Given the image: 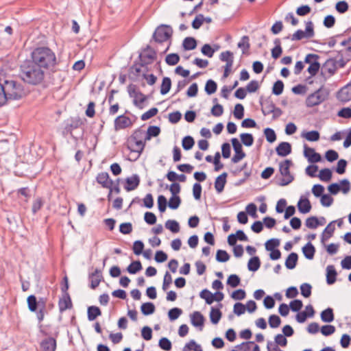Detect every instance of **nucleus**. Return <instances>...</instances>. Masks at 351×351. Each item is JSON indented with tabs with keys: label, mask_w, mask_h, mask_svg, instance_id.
<instances>
[{
	"label": "nucleus",
	"mask_w": 351,
	"mask_h": 351,
	"mask_svg": "<svg viewBox=\"0 0 351 351\" xmlns=\"http://www.w3.org/2000/svg\"><path fill=\"white\" fill-rule=\"evenodd\" d=\"M230 259V255L223 250H219L216 254V260L220 263L227 262Z\"/></svg>",
	"instance_id": "nucleus-45"
},
{
	"label": "nucleus",
	"mask_w": 351,
	"mask_h": 351,
	"mask_svg": "<svg viewBox=\"0 0 351 351\" xmlns=\"http://www.w3.org/2000/svg\"><path fill=\"white\" fill-rule=\"evenodd\" d=\"M128 93L130 96L134 98V104L139 108H143V103L147 100V97L132 84L128 86Z\"/></svg>",
	"instance_id": "nucleus-9"
},
{
	"label": "nucleus",
	"mask_w": 351,
	"mask_h": 351,
	"mask_svg": "<svg viewBox=\"0 0 351 351\" xmlns=\"http://www.w3.org/2000/svg\"><path fill=\"white\" fill-rule=\"evenodd\" d=\"M3 85L8 101L21 99L26 95L23 85L19 82L8 80L4 81Z\"/></svg>",
	"instance_id": "nucleus-4"
},
{
	"label": "nucleus",
	"mask_w": 351,
	"mask_h": 351,
	"mask_svg": "<svg viewBox=\"0 0 351 351\" xmlns=\"http://www.w3.org/2000/svg\"><path fill=\"white\" fill-rule=\"evenodd\" d=\"M199 296L201 298L205 300L208 304H211L215 301V295L207 289L202 290L199 293Z\"/></svg>",
	"instance_id": "nucleus-33"
},
{
	"label": "nucleus",
	"mask_w": 351,
	"mask_h": 351,
	"mask_svg": "<svg viewBox=\"0 0 351 351\" xmlns=\"http://www.w3.org/2000/svg\"><path fill=\"white\" fill-rule=\"evenodd\" d=\"M293 165L290 160H285L279 165V170L282 178L279 184L280 186H286L290 184L294 179L293 176L290 173L289 169Z\"/></svg>",
	"instance_id": "nucleus-6"
},
{
	"label": "nucleus",
	"mask_w": 351,
	"mask_h": 351,
	"mask_svg": "<svg viewBox=\"0 0 351 351\" xmlns=\"http://www.w3.org/2000/svg\"><path fill=\"white\" fill-rule=\"evenodd\" d=\"M165 227L173 233L178 232L180 230L179 223L175 220H167L165 223Z\"/></svg>",
	"instance_id": "nucleus-44"
},
{
	"label": "nucleus",
	"mask_w": 351,
	"mask_h": 351,
	"mask_svg": "<svg viewBox=\"0 0 351 351\" xmlns=\"http://www.w3.org/2000/svg\"><path fill=\"white\" fill-rule=\"evenodd\" d=\"M201 51L204 56L212 58L215 50L213 49L209 44H205L202 47Z\"/></svg>",
	"instance_id": "nucleus-63"
},
{
	"label": "nucleus",
	"mask_w": 351,
	"mask_h": 351,
	"mask_svg": "<svg viewBox=\"0 0 351 351\" xmlns=\"http://www.w3.org/2000/svg\"><path fill=\"white\" fill-rule=\"evenodd\" d=\"M298 254L295 252L291 253L285 261V266L289 269H293L295 267L298 262Z\"/></svg>",
	"instance_id": "nucleus-26"
},
{
	"label": "nucleus",
	"mask_w": 351,
	"mask_h": 351,
	"mask_svg": "<svg viewBox=\"0 0 351 351\" xmlns=\"http://www.w3.org/2000/svg\"><path fill=\"white\" fill-rule=\"evenodd\" d=\"M204 16L203 14H199L197 15L195 19L192 22V27L195 29H199L204 23Z\"/></svg>",
	"instance_id": "nucleus-64"
},
{
	"label": "nucleus",
	"mask_w": 351,
	"mask_h": 351,
	"mask_svg": "<svg viewBox=\"0 0 351 351\" xmlns=\"http://www.w3.org/2000/svg\"><path fill=\"white\" fill-rule=\"evenodd\" d=\"M337 98L342 103L351 101V83L343 86L338 91Z\"/></svg>",
	"instance_id": "nucleus-14"
},
{
	"label": "nucleus",
	"mask_w": 351,
	"mask_h": 351,
	"mask_svg": "<svg viewBox=\"0 0 351 351\" xmlns=\"http://www.w3.org/2000/svg\"><path fill=\"white\" fill-rule=\"evenodd\" d=\"M141 312L145 315H149L154 313L155 306L152 302L143 303L141 306Z\"/></svg>",
	"instance_id": "nucleus-37"
},
{
	"label": "nucleus",
	"mask_w": 351,
	"mask_h": 351,
	"mask_svg": "<svg viewBox=\"0 0 351 351\" xmlns=\"http://www.w3.org/2000/svg\"><path fill=\"white\" fill-rule=\"evenodd\" d=\"M132 125L131 119L124 115L119 116L115 119L114 126L116 130H123Z\"/></svg>",
	"instance_id": "nucleus-15"
},
{
	"label": "nucleus",
	"mask_w": 351,
	"mask_h": 351,
	"mask_svg": "<svg viewBox=\"0 0 351 351\" xmlns=\"http://www.w3.org/2000/svg\"><path fill=\"white\" fill-rule=\"evenodd\" d=\"M28 308L30 311L35 312L37 308H39V301L37 302L34 295H31L27 298Z\"/></svg>",
	"instance_id": "nucleus-38"
},
{
	"label": "nucleus",
	"mask_w": 351,
	"mask_h": 351,
	"mask_svg": "<svg viewBox=\"0 0 351 351\" xmlns=\"http://www.w3.org/2000/svg\"><path fill=\"white\" fill-rule=\"evenodd\" d=\"M220 60L223 62H226V64H229V62H231V65H233V53L230 51H223L220 54Z\"/></svg>",
	"instance_id": "nucleus-42"
},
{
	"label": "nucleus",
	"mask_w": 351,
	"mask_h": 351,
	"mask_svg": "<svg viewBox=\"0 0 351 351\" xmlns=\"http://www.w3.org/2000/svg\"><path fill=\"white\" fill-rule=\"evenodd\" d=\"M329 96L328 88L322 86L318 90L309 95L306 99V104L308 107L317 106L326 101Z\"/></svg>",
	"instance_id": "nucleus-5"
},
{
	"label": "nucleus",
	"mask_w": 351,
	"mask_h": 351,
	"mask_svg": "<svg viewBox=\"0 0 351 351\" xmlns=\"http://www.w3.org/2000/svg\"><path fill=\"white\" fill-rule=\"evenodd\" d=\"M337 71L335 60L329 59L323 64L322 68V75L324 77H329L335 74Z\"/></svg>",
	"instance_id": "nucleus-12"
},
{
	"label": "nucleus",
	"mask_w": 351,
	"mask_h": 351,
	"mask_svg": "<svg viewBox=\"0 0 351 351\" xmlns=\"http://www.w3.org/2000/svg\"><path fill=\"white\" fill-rule=\"evenodd\" d=\"M291 152V147L289 143H281L276 148V152L279 156H286Z\"/></svg>",
	"instance_id": "nucleus-23"
},
{
	"label": "nucleus",
	"mask_w": 351,
	"mask_h": 351,
	"mask_svg": "<svg viewBox=\"0 0 351 351\" xmlns=\"http://www.w3.org/2000/svg\"><path fill=\"white\" fill-rule=\"evenodd\" d=\"M36 313L37 319L39 322H42L45 316V302L43 299L39 300V308Z\"/></svg>",
	"instance_id": "nucleus-49"
},
{
	"label": "nucleus",
	"mask_w": 351,
	"mask_h": 351,
	"mask_svg": "<svg viewBox=\"0 0 351 351\" xmlns=\"http://www.w3.org/2000/svg\"><path fill=\"white\" fill-rule=\"evenodd\" d=\"M221 317V313L219 308H215L214 307L211 308L210 312V319L213 324H217Z\"/></svg>",
	"instance_id": "nucleus-34"
},
{
	"label": "nucleus",
	"mask_w": 351,
	"mask_h": 351,
	"mask_svg": "<svg viewBox=\"0 0 351 351\" xmlns=\"http://www.w3.org/2000/svg\"><path fill=\"white\" fill-rule=\"evenodd\" d=\"M348 4L345 1H341L336 3L335 9L341 14L345 13L348 10Z\"/></svg>",
	"instance_id": "nucleus-59"
},
{
	"label": "nucleus",
	"mask_w": 351,
	"mask_h": 351,
	"mask_svg": "<svg viewBox=\"0 0 351 351\" xmlns=\"http://www.w3.org/2000/svg\"><path fill=\"white\" fill-rule=\"evenodd\" d=\"M250 39L247 36H243L241 38V41L238 43L237 46L239 48L243 49V53H245V51H247L250 47V44L249 42Z\"/></svg>",
	"instance_id": "nucleus-41"
},
{
	"label": "nucleus",
	"mask_w": 351,
	"mask_h": 351,
	"mask_svg": "<svg viewBox=\"0 0 351 351\" xmlns=\"http://www.w3.org/2000/svg\"><path fill=\"white\" fill-rule=\"evenodd\" d=\"M260 104L261 106V109H262L263 113L265 115L271 114L272 111H274V110H275V104H274L273 101L270 98L262 99V97H261Z\"/></svg>",
	"instance_id": "nucleus-16"
},
{
	"label": "nucleus",
	"mask_w": 351,
	"mask_h": 351,
	"mask_svg": "<svg viewBox=\"0 0 351 351\" xmlns=\"http://www.w3.org/2000/svg\"><path fill=\"white\" fill-rule=\"evenodd\" d=\"M302 252L307 259L311 260L314 257L315 250L312 243L309 242L302 247Z\"/></svg>",
	"instance_id": "nucleus-28"
},
{
	"label": "nucleus",
	"mask_w": 351,
	"mask_h": 351,
	"mask_svg": "<svg viewBox=\"0 0 351 351\" xmlns=\"http://www.w3.org/2000/svg\"><path fill=\"white\" fill-rule=\"evenodd\" d=\"M335 221L330 223L324 229L322 234V240L328 239L335 230V226L332 224Z\"/></svg>",
	"instance_id": "nucleus-46"
},
{
	"label": "nucleus",
	"mask_w": 351,
	"mask_h": 351,
	"mask_svg": "<svg viewBox=\"0 0 351 351\" xmlns=\"http://www.w3.org/2000/svg\"><path fill=\"white\" fill-rule=\"evenodd\" d=\"M231 141L235 152L232 158V162L237 163L245 156V154L242 151V145L237 138H234Z\"/></svg>",
	"instance_id": "nucleus-11"
},
{
	"label": "nucleus",
	"mask_w": 351,
	"mask_h": 351,
	"mask_svg": "<svg viewBox=\"0 0 351 351\" xmlns=\"http://www.w3.org/2000/svg\"><path fill=\"white\" fill-rule=\"evenodd\" d=\"M234 116L237 119H241L244 116V108L242 104H237L234 107Z\"/></svg>",
	"instance_id": "nucleus-57"
},
{
	"label": "nucleus",
	"mask_w": 351,
	"mask_h": 351,
	"mask_svg": "<svg viewBox=\"0 0 351 351\" xmlns=\"http://www.w3.org/2000/svg\"><path fill=\"white\" fill-rule=\"evenodd\" d=\"M119 231L123 234H128L132 231V225L130 222L121 223Z\"/></svg>",
	"instance_id": "nucleus-61"
},
{
	"label": "nucleus",
	"mask_w": 351,
	"mask_h": 351,
	"mask_svg": "<svg viewBox=\"0 0 351 351\" xmlns=\"http://www.w3.org/2000/svg\"><path fill=\"white\" fill-rule=\"evenodd\" d=\"M226 177L227 173H223L216 178L215 182V188L218 193L223 191L224 186L226 183Z\"/></svg>",
	"instance_id": "nucleus-22"
},
{
	"label": "nucleus",
	"mask_w": 351,
	"mask_h": 351,
	"mask_svg": "<svg viewBox=\"0 0 351 351\" xmlns=\"http://www.w3.org/2000/svg\"><path fill=\"white\" fill-rule=\"evenodd\" d=\"M143 133H133L127 141L128 148L134 153L136 154L138 158L144 149L145 141L149 140L152 136H157L159 133H145V136H142Z\"/></svg>",
	"instance_id": "nucleus-3"
},
{
	"label": "nucleus",
	"mask_w": 351,
	"mask_h": 351,
	"mask_svg": "<svg viewBox=\"0 0 351 351\" xmlns=\"http://www.w3.org/2000/svg\"><path fill=\"white\" fill-rule=\"evenodd\" d=\"M182 313V309L175 307L170 309L168 312V316L171 321L177 319Z\"/></svg>",
	"instance_id": "nucleus-48"
},
{
	"label": "nucleus",
	"mask_w": 351,
	"mask_h": 351,
	"mask_svg": "<svg viewBox=\"0 0 351 351\" xmlns=\"http://www.w3.org/2000/svg\"><path fill=\"white\" fill-rule=\"evenodd\" d=\"M240 283V278L236 274L230 275L227 280V284L232 288L237 287Z\"/></svg>",
	"instance_id": "nucleus-55"
},
{
	"label": "nucleus",
	"mask_w": 351,
	"mask_h": 351,
	"mask_svg": "<svg viewBox=\"0 0 351 351\" xmlns=\"http://www.w3.org/2000/svg\"><path fill=\"white\" fill-rule=\"evenodd\" d=\"M58 305L60 311H64L71 307V300L68 293L64 294L63 297L60 299Z\"/></svg>",
	"instance_id": "nucleus-25"
},
{
	"label": "nucleus",
	"mask_w": 351,
	"mask_h": 351,
	"mask_svg": "<svg viewBox=\"0 0 351 351\" xmlns=\"http://www.w3.org/2000/svg\"><path fill=\"white\" fill-rule=\"evenodd\" d=\"M171 80L169 77H165L160 86V93L162 95L167 94L171 89Z\"/></svg>",
	"instance_id": "nucleus-36"
},
{
	"label": "nucleus",
	"mask_w": 351,
	"mask_h": 351,
	"mask_svg": "<svg viewBox=\"0 0 351 351\" xmlns=\"http://www.w3.org/2000/svg\"><path fill=\"white\" fill-rule=\"evenodd\" d=\"M156 58V53L149 46L143 51L139 55L141 66H146L153 62Z\"/></svg>",
	"instance_id": "nucleus-10"
},
{
	"label": "nucleus",
	"mask_w": 351,
	"mask_h": 351,
	"mask_svg": "<svg viewBox=\"0 0 351 351\" xmlns=\"http://www.w3.org/2000/svg\"><path fill=\"white\" fill-rule=\"evenodd\" d=\"M279 244H280L279 240H278L276 239H269L265 244V249L267 251L275 250H276V247H278L279 245Z\"/></svg>",
	"instance_id": "nucleus-53"
},
{
	"label": "nucleus",
	"mask_w": 351,
	"mask_h": 351,
	"mask_svg": "<svg viewBox=\"0 0 351 351\" xmlns=\"http://www.w3.org/2000/svg\"><path fill=\"white\" fill-rule=\"evenodd\" d=\"M158 345L161 349L166 351H169L171 349V343L166 337L161 338L159 341Z\"/></svg>",
	"instance_id": "nucleus-60"
},
{
	"label": "nucleus",
	"mask_w": 351,
	"mask_h": 351,
	"mask_svg": "<svg viewBox=\"0 0 351 351\" xmlns=\"http://www.w3.org/2000/svg\"><path fill=\"white\" fill-rule=\"evenodd\" d=\"M88 319L89 321H93L97 316L101 315V311L97 306H92L88 308Z\"/></svg>",
	"instance_id": "nucleus-35"
},
{
	"label": "nucleus",
	"mask_w": 351,
	"mask_h": 351,
	"mask_svg": "<svg viewBox=\"0 0 351 351\" xmlns=\"http://www.w3.org/2000/svg\"><path fill=\"white\" fill-rule=\"evenodd\" d=\"M89 278L90 281V287L92 289H95L99 286L101 282V276L100 275L98 269H96L95 271L90 276Z\"/></svg>",
	"instance_id": "nucleus-29"
},
{
	"label": "nucleus",
	"mask_w": 351,
	"mask_h": 351,
	"mask_svg": "<svg viewBox=\"0 0 351 351\" xmlns=\"http://www.w3.org/2000/svg\"><path fill=\"white\" fill-rule=\"evenodd\" d=\"M304 156L311 163L318 162L322 158L319 154L315 152L314 149L310 148L306 144H304Z\"/></svg>",
	"instance_id": "nucleus-13"
},
{
	"label": "nucleus",
	"mask_w": 351,
	"mask_h": 351,
	"mask_svg": "<svg viewBox=\"0 0 351 351\" xmlns=\"http://www.w3.org/2000/svg\"><path fill=\"white\" fill-rule=\"evenodd\" d=\"M321 204L323 206L329 207L332 204L333 198L328 194H324L321 196Z\"/></svg>",
	"instance_id": "nucleus-62"
},
{
	"label": "nucleus",
	"mask_w": 351,
	"mask_h": 351,
	"mask_svg": "<svg viewBox=\"0 0 351 351\" xmlns=\"http://www.w3.org/2000/svg\"><path fill=\"white\" fill-rule=\"evenodd\" d=\"M182 46L185 50H193L197 47V41L193 37H186L183 40Z\"/></svg>",
	"instance_id": "nucleus-30"
},
{
	"label": "nucleus",
	"mask_w": 351,
	"mask_h": 351,
	"mask_svg": "<svg viewBox=\"0 0 351 351\" xmlns=\"http://www.w3.org/2000/svg\"><path fill=\"white\" fill-rule=\"evenodd\" d=\"M56 348V341L53 337H47L40 343L41 351H55Z\"/></svg>",
	"instance_id": "nucleus-18"
},
{
	"label": "nucleus",
	"mask_w": 351,
	"mask_h": 351,
	"mask_svg": "<svg viewBox=\"0 0 351 351\" xmlns=\"http://www.w3.org/2000/svg\"><path fill=\"white\" fill-rule=\"evenodd\" d=\"M191 322L195 327L199 328V330H202L204 326V317L202 314L199 311H195L190 315Z\"/></svg>",
	"instance_id": "nucleus-17"
},
{
	"label": "nucleus",
	"mask_w": 351,
	"mask_h": 351,
	"mask_svg": "<svg viewBox=\"0 0 351 351\" xmlns=\"http://www.w3.org/2000/svg\"><path fill=\"white\" fill-rule=\"evenodd\" d=\"M281 323L280 318L276 315H270L269 317V324L271 328H278Z\"/></svg>",
	"instance_id": "nucleus-56"
},
{
	"label": "nucleus",
	"mask_w": 351,
	"mask_h": 351,
	"mask_svg": "<svg viewBox=\"0 0 351 351\" xmlns=\"http://www.w3.org/2000/svg\"><path fill=\"white\" fill-rule=\"evenodd\" d=\"M97 181L103 187L110 189L112 184V181L109 178V175L106 172H102L97 175Z\"/></svg>",
	"instance_id": "nucleus-20"
},
{
	"label": "nucleus",
	"mask_w": 351,
	"mask_h": 351,
	"mask_svg": "<svg viewBox=\"0 0 351 351\" xmlns=\"http://www.w3.org/2000/svg\"><path fill=\"white\" fill-rule=\"evenodd\" d=\"M321 319L324 322L330 323L334 320L333 311L331 308H328L321 313Z\"/></svg>",
	"instance_id": "nucleus-31"
},
{
	"label": "nucleus",
	"mask_w": 351,
	"mask_h": 351,
	"mask_svg": "<svg viewBox=\"0 0 351 351\" xmlns=\"http://www.w3.org/2000/svg\"><path fill=\"white\" fill-rule=\"evenodd\" d=\"M298 208L301 213L306 214L310 212L311 205L307 198L301 197L298 202Z\"/></svg>",
	"instance_id": "nucleus-21"
},
{
	"label": "nucleus",
	"mask_w": 351,
	"mask_h": 351,
	"mask_svg": "<svg viewBox=\"0 0 351 351\" xmlns=\"http://www.w3.org/2000/svg\"><path fill=\"white\" fill-rule=\"evenodd\" d=\"M47 73L57 71L58 61L55 52L48 47H38L31 53L30 59Z\"/></svg>",
	"instance_id": "nucleus-1"
},
{
	"label": "nucleus",
	"mask_w": 351,
	"mask_h": 351,
	"mask_svg": "<svg viewBox=\"0 0 351 351\" xmlns=\"http://www.w3.org/2000/svg\"><path fill=\"white\" fill-rule=\"evenodd\" d=\"M126 184L125 189L127 191L134 190L139 184L140 178L138 176L134 174L131 177H128L125 180Z\"/></svg>",
	"instance_id": "nucleus-19"
},
{
	"label": "nucleus",
	"mask_w": 351,
	"mask_h": 351,
	"mask_svg": "<svg viewBox=\"0 0 351 351\" xmlns=\"http://www.w3.org/2000/svg\"><path fill=\"white\" fill-rule=\"evenodd\" d=\"M172 34L173 29L171 26L160 25L156 29L153 34V38L156 42L161 43L169 40Z\"/></svg>",
	"instance_id": "nucleus-7"
},
{
	"label": "nucleus",
	"mask_w": 351,
	"mask_h": 351,
	"mask_svg": "<svg viewBox=\"0 0 351 351\" xmlns=\"http://www.w3.org/2000/svg\"><path fill=\"white\" fill-rule=\"evenodd\" d=\"M142 269L140 261H136L132 262L127 268V271L131 274H135Z\"/></svg>",
	"instance_id": "nucleus-40"
},
{
	"label": "nucleus",
	"mask_w": 351,
	"mask_h": 351,
	"mask_svg": "<svg viewBox=\"0 0 351 351\" xmlns=\"http://www.w3.org/2000/svg\"><path fill=\"white\" fill-rule=\"evenodd\" d=\"M241 139L242 143L246 146L252 145L254 139L250 133H241Z\"/></svg>",
	"instance_id": "nucleus-54"
},
{
	"label": "nucleus",
	"mask_w": 351,
	"mask_h": 351,
	"mask_svg": "<svg viewBox=\"0 0 351 351\" xmlns=\"http://www.w3.org/2000/svg\"><path fill=\"white\" fill-rule=\"evenodd\" d=\"M72 136H73L75 139H77V136H73V135H72ZM88 138H88V136H86V137H84V136H82V138H81V140H80V141H77V140H76V145H80V144L81 143H84V145L86 147H87L88 149H92V148H94V147H95V141H95V138L91 136V137L90 138V143L87 142V141H88Z\"/></svg>",
	"instance_id": "nucleus-27"
},
{
	"label": "nucleus",
	"mask_w": 351,
	"mask_h": 351,
	"mask_svg": "<svg viewBox=\"0 0 351 351\" xmlns=\"http://www.w3.org/2000/svg\"><path fill=\"white\" fill-rule=\"evenodd\" d=\"M47 73L35 64L29 59L23 62L20 66L19 77L29 85L37 86L45 81Z\"/></svg>",
	"instance_id": "nucleus-2"
},
{
	"label": "nucleus",
	"mask_w": 351,
	"mask_h": 351,
	"mask_svg": "<svg viewBox=\"0 0 351 351\" xmlns=\"http://www.w3.org/2000/svg\"><path fill=\"white\" fill-rule=\"evenodd\" d=\"M337 271L333 265H328L326 268V282L328 285H332L336 281Z\"/></svg>",
	"instance_id": "nucleus-24"
},
{
	"label": "nucleus",
	"mask_w": 351,
	"mask_h": 351,
	"mask_svg": "<svg viewBox=\"0 0 351 351\" xmlns=\"http://www.w3.org/2000/svg\"><path fill=\"white\" fill-rule=\"evenodd\" d=\"M284 84L281 80H277L273 86L272 93L276 95H280L283 92Z\"/></svg>",
	"instance_id": "nucleus-51"
},
{
	"label": "nucleus",
	"mask_w": 351,
	"mask_h": 351,
	"mask_svg": "<svg viewBox=\"0 0 351 351\" xmlns=\"http://www.w3.org/2000/svg\"><path fill=\"white\" fill-rule=\"evenodd\" d=\"M319 178L324 182H328L332 178V171L329 169H323L319 171Z\"/></svg>",
	"instance_id": "nucleus-43"
},
{
	"label": "nucleus",
	"mask_w": 351,
	"mask_h": 351,
	"mask_svg": "<svg viewBox=\"0 0 351 351\" xmlns=\"http://www.w3.org/2000/svg\"><path fill=\"white\" fill-rule=\"evenodd\" d=\"M261 265L260 259L258 256L251 258L247 263V268L251 271H257Z\"/></svg>",
	"instance_id": "nucleus-32"
},
{
	"label": "nucleus",
	"mask_w": 351,
	"mask_h": 351,
	"mask_svg": "<svg viewBox=\"0 0 351 351\" xmlns=\"http://www.w3.org/2000/svg\"><path fill=\"white\" fill-rule=\"evenodd\" d=\"M320 68V64L317 61H314L311 65H309L307 71L311 76H315L319 71Z\"/></svg>",
	"instance_id": "nucleus-58"
},
{
	"label": "nucleus",
	"mask_w": 351,
	"mask_h": 351,
	"mask_svg": "<svg viewBox=\"0 0 351 351\" xmlns=\"http://www.w3.org/2000/svg\"><path fill=\"white\" fill-rule=\"evenodd\" d=\"M315 35L314 25L311 21L306 22L305 31L302 29L297 30L291 36L292 40H300L302 38H311Z\"/></svg>",
	"instance_id": "nucleus-8"
},
{
	"label": "nucleus",
	"mask_w": 351,
	"mask_h": 351,
	"mask_svg": "<svg viewBox=\"0 0 351 351\" xmlns=\"http://www.w3.org/2000/svg\"><path fill=\"white\" fill-rule=\"evenodd\" d=\"M217 88V83L213 80H208L205 85V91L208 95L213 94Z\"/></svg>",
	"instance_id": "nucleus-39"
},
{
	"label": "nucleus",
	"mask_w": 351,
	"mask_h": 351,
	"mask_svg": "<svg viewBox=\"0 0 351 351\" xmlns=\"http://www.w3.org/2000/svg\"><path fill=\"white\" fill-rule=\"evenodd\" d=\"M181 203V199L178 195H172L168 202V206L171 209H177Z\"/></svg>",
	"instance_id": "nucleus-50"
},
{
	"label": "nucleus",
	"mask_w": 351,
	"mask_h": 351,
	"mask_svg": "<svg viewBox=\"0 0 351 351\" xmlns=\"http://www.w3.org/2000/svg\"><path fill=\"white\" fill-rule=\"evenodd\" d=\"M180 56L177 53H170L166 56L165 62L167 64L173 66L178 63Z\"/></svg>",
	"instance_id": "nucleus-47"
},
{
	"label": "nucleus",
	"mask_w": 351,
	"mask_h": 351,
	"mask_svg": "<svg viewBox=\"0 0 351 351\" xmlns=\"http://www.w3.org/2000/svg\"><path fill=\"white\" fill-rule=\"evenodd\" d=\"M194 140L190 136H186L182 139V147L185 150L191 149L194 145Z\"/></svg>",
	"instance_id": "nucleus-52"
}]
</instances>
